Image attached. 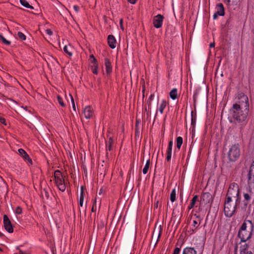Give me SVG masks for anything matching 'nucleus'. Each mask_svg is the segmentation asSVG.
I'll return each instance as SVG.
<instances>
[{
	"label": "nucleus",
	"instance_id": "obj_1",
	"mask_svg": "<svg viewBox=\"0 0 254 254\" xmlns=\"http://www.w3.org/2000/svg\"><path fill=\"white\" fill-rule=\"evenodd\" d=\"M238 102L233 105L231 109L232 115L234 121L231 122L241 123L244 121L248 115L249 111V104L248 97L244 93L238 95Z\"/></svg>",
	"mask_w": 254,
	"mask_h": 254
},
{
	"label": "nucleus",
	"instance_id": "obj_2",
	"mask_svg": "<svg viewBox=\"0 0 254 254\" xmlns=\"http://www.w3.org/2000/svg\"><path fill=\"white\" fill-rule=\"evenodd\" d=\"M254 231V224L251 220H245L242 225L238 233L241 242H246L251 238Z\"/></svg>",
	"mask_w": 254,
	"mask_h": 254
},
{
	"label": "nucleus",
	"instance_id": "obj_3",
	"mask_svg": "<svg viewBox=\"0 0 254 254\" xmlns=\"http://www.w3.org/2000/svg\"><path fill=\"white\" fill-rule=\"evenodd\" d=\"M226 199L233 200L234 202H236V204H240L241 198L237 184L234 183L230 184L226 194Z\"/></svg>",
	"mask_w": 254,
	"mask_h": 254
},
{
	"label": "nucleus",
	"instance_id": "obj_4",
	"mask_svg": "<svg viewBox=\"0 0 254 254\" xmlns=\"http://www.w3.org/2000/svg\"><path fill=\"white\" fill-rule=\"evenodd\" d=\"M239 205V204H236V202H234L233 200H229L226 199L224 208L226 216L228 217L232 216Z\"/></svg>",
	"mask_w": 254,
	"mask_h": 254
},
{
	"label": "nucleus",
	"instance_id": "obj_5",
	"mask_svg": "<svg viewBox=\"0 0 254 254\" xmlns=\"http://www.w3.org/2000/svg\"><path fill=\"white\" fill-rule=\"evenodd\" d=\"M240 155V150L238 144L233 145L228 152L229 160L232 162L235 161Z\"/></svg>",
	"mask_w": 254,
	"mask_h": 254
},
{
	"label": "nucleus",
	"instance_id": "obj_6",
	"mask_svg": "<svg viewBox=\"0 0 254 254\" xmlns=\"http://www.w3.org/2000/svg\"><path fill=\"white\" fill-rule=\"evenodd\" d=\"M3 225L4 229L9 233L13 232V226L9 219L6 215L3 216Z\"/></svg>",
	"mask_w": 254,
	"mask_h": 254
},
{
	"label": "nucleus",
	"instance_id": "obj_7",
	"mask_svg": "<svg viewBox=\"0 0 254 254\" xmlns=\"http://www.w3.org/2000/svg\"><path fill=\"white\" fill-rule=\"evenodd\" d=\"M164 17L161 14L155 16L153 19V24L155 27L159 28L162 26V21Z\"/></svg>",
	"mask_w": 254,
	"mask_h": 254
},
{
	"label": "nucleus",
	"instance_id": "obj_8",
	"mask_svg": "<svg viewBox=\"0 0 254 254\" xmlns=\"http://www.w3.org/2000/svg\"><path fill=\"white\" fill-rule=\"evenodd\" d=\"M83 114L86 119H90L92 117L93 111L90 106H87L84 109Z\"/></svg>",
	"mask_w": 254,
	"mask_h": 254
},
{
	"label": "nucleus",
	"instance_id": "obj_9",
	"mask_svg": "<svg viewBox=\"0 0 254 254\" xmlns=\"http://www.w3.org/2000/svg\"><path fill=\"white\" fill-rule=\"evenodd\" d=\"M212 199V195L209 192H204L201 196V200L204 203L206 204L209 203Z\"/></svg>",
	"mask_w": 254,
	"mask_h": 254
},
{
	"label": "nucleus",
	"instance_id": "obj_10",
	"mask_svg": "<svg viewBox=\"0 0 254 254\" xmlns=\"http://www.w3.org/2000/svg\"><path fill=\"white\" fill-rule=\"evenodd\" d=\"M57 173H59L60 175H62L60 171L57 170L55 172L54 177L55 180V184L58 186L59 185L62 184L64 183V180H62L60 178V177L57 176Z\"/></svg>",
	"mask_w": 254,
	"mask_h": 254
},
{
	"label": "nucleus",
	"instance_id": "obj_11",
	"mask_svg": "<svg viewBox=\"0 0 254 254\" xmlns=\"http://www.w3.org/2000/svg\"><path fill=\"white\" fill-rule=\"evenodd\" d=\"M108 44L109 46L112 49H114L116 47L115 44L116 43V40L114 37V36L112 35H110L108 37Z\"/></svg>",
	"mask_w": 254,
	"mask_h": 254
},
{
	"label": "nucleus",
	"instance_id": "obj_12",
	"mask_svg": "<svg viewBox=\"0 0 254 254\" xmlns=\"http://www.w3.org/2000/svg\"><path fill=\"white\" fill-rule=\"evenodd\" d=\"M105 66H106V72L108 74H110V73L112 72V66H111V63L109 60L108 59H105Z\"/></svg>",
	"mask_w": 254,
	"mask_h": 254
},
{
	"label": "nucleus",
	"instance_id": "obj_13",
	"mask_svg": "<svg viewBox=\"0 0 254 254\" xmlns=\"http://www.w3.org/2000/svg\"><path fill=\"white\" fill-rule=\"evenodd\" d=\"M218 11H217L219 15L223 16L224 15V8L222 3L217 4Z\"/></svg>",
	"mask_w": 254,
	"mask_h": 254
},
{
	"label": "nucleus",
	"instance_id": "obj_14",
	"mask_svg": "<svg viewBox=\"0 0 254 254\" xmlns=\"http://www.w3.org/2000/svg\"><path fill=\"white\" fill-rule=\"evenodd\" d=\"M183 254H196V251L192 248H186L184 250Z\"/></svg>",
	"mask_w": 254,
	"mask_h": 254
},
{
	"label": "nucleus",
	"instance_id": "obj_15",
	"mask_svg": "<svg viewBox=\"0 0 254 254\" xmlns=\"http://www.w3.org/2000/svg\"><path fill=\"white\" fill-rule=\"evenodd\" d=\"M170 96L173 100L176 99L177 98L178 95L177 89L174 88L170 92Z\"/></svg>",
	"mask_w": 254,
	"mask_h": 254
},
{
	"label": "nucleus",
	"instance_id": "obj_16",
	"mask_svg": "<svg viewBox=\"0 0 254 254\" xmlns=\"http://www.w3.org/2000/svg\"><path fill=\"white\" fill-rule=\"evenodd\" d=\"M19 154L25 160L26 159L29 158V155L23 149H19L18 150Z\"/></svg>",
	"mask_w": 254,
	"mask_h": 254
},
{
	"label": "nucleus",
	"instance_id": "obj_17",
	"mask_svg": "<svg viewBox=\"0 0 254 254\" xmlns=\"http://www.w3.org/2000/svg\"><path fill=\"white\" fill-rule=\"evenodd\" d=\"M20 3L23 5L24 6L29 8L30 9H33L34 7L32 5H30L28 2L26 1V0H20Z\"/></svg>",
	"mask_w": 254,
	"mask_h": 254
},
{
	"label": "nucleus",
	"instance_id": "obj_18",
	"mask_svg": "<svg viewBox=\"0 0 254 254\" xmlns=\"http://www.w3.org/2000/svg\"><path fill=\"white\" fill-rule=\"evenodd\" d=\"M95 243H94V242L91 243L90 247L88 250V254H93L94 249H95Z\"/></svg>",
	"mask_w": 254,
	"mask_h": 254
},
{
	"label": "nucleus",
	"instance_id": "obj_19",
	"mask_svg": "<svg viewBox=\"0 0 254 254\" xmlns=\"http://www.w3.org/2000/svg\"><path fill=\"white\" fill-rule=\"evenodd\" d=\"M160 228L159 229V231H155V230H154L153 233V235H152V237H153V238H155V239H159V238H160V236H161V231H160Z\"/></svg>",
	"mask_w": 254,
	"mask_h": 254
},
{
	"label": "nucleus",
	"instance_id": "obj_20",
	"mask_svg": "<svg viewBox=\"0 0 254 254\" xmlns=\"http://www.w3.org/2000/svg\"><path fill=\"white\" fill-rule=\"evenodd\" d=\"M249 183H254V172L249 171Z\"/></svg>",
	"mask_w": 254,
	"mask_h": 254
},
{
	"label": "nucleus",
	"instance_id": "obj_21",
	"mask_svg": "<svg viewBox=\"0 0 254 254\" xmlns=\"http://www.w3.org/2000/svg\"><path fill=\"white\" fill-rule=\"evenodd\" d=\"M166 106V102L165 101H162V103L161 104L159 110L161 114H162L163 112V110Z\"/></svg>",
	"mask_w": 254,
	"mask_h": 254
},
{
	"label": "nucleus",
	"instance_id": "obj_22",
	"mask_svg": "<svg viewBox=\"0 0 254 254\" xmlns=\"http://www.w3.org/2000/svg\"><path fill=\"white\" fill-rule=\"evenodd\" d=\"M183 143V138L182 137H178L177 138V147L178 149H180Z\"/></svg>",
	"mask_w": 254,
	"mask_h": 254
},
{
	"label": "nucleus",
	"instance_id": "obj_23",
	"mask_svg": "<svg viewBox=\"0 0 254 254\" xmlns=\"http://www.w3.org/2000/svg\"><path fill=\"white\" fill-rule=\"evenodd\" d=\"M105 176V171L103 170V169L100 168V170L98 174V178H100L101 179H103Z\"/></svg>",
	"mask_w": 254,
	"mask_h": 254
},
{
	"label": "nucleus",
	"instance_id": "obj_24",
	"mask_svg": "<svg viewBox=\"0 0 254 254\" xmlns=\"http://www.w3.org/2000/svg\"><path fill=\"white\" fill-rule=\"evenodd\" d=\"M10 23H11V26L12 28H13V29H15L16 30H18V28H19V24L17 23V22H15L13 21H10Z\"/></svg>",
	"mask_w": 254,
	"mask_h": 254
},
{
	"label": "nucleus",
	"instance_id": "obj_25",
	"mask_svg": "<svg viewBox=\"0 0 254 254\" xmlns=\"http://www.w3.org/2000/svg\"><path fill=\"white\" fill-rule=\"evenodd\" d=\"M176 199V191L175 189H174L170 195V200L172 202H174Z\"/></svg>",
	"mask_w": 254,
	"mask_h": 254
},
{
	"label": "nucleus",
	"instance_id": "obj_26",
	"mask_svg": "<svg viewBox=\"0 0 254 254\" xmlns=\"http://www.w3.org/2000/svg\"><path fill=\"white\" fill-rule=\"evenodd\" d=\"M197 198H198V197H197V195H195V196L193 197V198H192V200H191V204H190V205L189 207V208L190 209H191V208L193 207V206H194V204H195V203L196 201V200H197Z\"/></svg>",
	"mask_w": 254,
	"mask_h": 254
},
{
	"label": "nucleus",
	"instance_id": "obj_27",
	"mask_svg": "<svg viewBox=\"0 0 254 254\" xmlns=\"http://www.w3.org/2000/svg\"><path fill=\"white\" fill-rule=\"evenodd\" d=\"M0 39L2 41V42L6 45H10V42L6 40L1 34H0Z\"/></svg>",
	"mask_w": 254,
	"mask_h": 254
},
{
	"label": "nucleus",
	"instance_id": "obj_28",
	"mask_svg": "<svg viewBox=\"0 0 254 254\" xmlns=\"http://www.w3.org/2000/svg\"><path fill=\"white\" fill-rule=\"evenodd\" d=\"M93 73L97 74L98 73V64H94L92 67Z\"/></svg>",
	"mask_w": 254,
	"mask_h": 254
},
{
	"label": "nucleus",
	"instance_id": "obj_29",
	"mask_svg": "<svg viewBox=\"0 0 254 254\" xmlns=\"http://www.w3.org/2000/svg\"><path fill=\"white\" fill-rule=\"evenodd\" d=\"M57 187H58L59 189L62 191H64L65 190V185L64 183L60 185H59V186Z\"/></svg>",
	"mask_w": 254,
	"mask_h": 254
},
{
	"label": "nucleus",
	"instance_id": "obj_30",
	"mask_svg": "<svg viewBox=\"0 0 254 254\" xmlns=\"http://www.w3.org/2000/svg\"><path fill=\"white\" fill-rule=\"evenodd\" d=\"M57 99H58V102L59 103V104L62 106V107H64L65 106V104L64 103V102L63 101V100H62V97L58 95L57 96Z\"/></svg>",
	"mask_w": 254,
	"mask_h": 254
},
{
	"label": "nucleus",
	"instance_id": "obj_31",
	"mask_svg": "<svg viewBox=\"0 0 254 254\" xmlns=\"http://www.w3.org/2000/svg\"><path fill=\"white\" fill-rule=\"evenodd\" d=\"M17 35L21 40H25L26 39V36L21 32H18Z\"/></svg>",
	"mask_w": 254,
	"mask_h": 254
},
{
	"label": "nucleus",
	"instance_id": "obj_32",
	"mask_svg": "<svg viewBox=\"0 0 254 254\" xmlns=\"http://www.w3.org/2000/svg\"><path fill=\"white\" fill-rule=\"evenodd\" d=\"M69 96L71 98V103H72V108L73 109V110L74 111H76V107H75V103H74V99H73V97L72 96V95L69 94Z\"/></svg>",
	"mask_w": 254,
	"mask_h": 254
},
{
	"label": "nucleus",
	"instance_id": "obj_33",
	"mask_svg": "<svg viewBox=\"0 0 254 254\" xmlns=\"http://www.w3.org/2000/svg\"><path fill=\"white\" fill-rule=\"evenodd\" d=\"M113 143V139L112 137H110L109 140V146H108V148H109V150H111L112 149V145Z\"/></svg>",
	"mask_w": 254,
	"mask_h": 254
},
{
	"label": "nucleus",
	"instance_id": "obj_34",
	"mask_svg": "<svg viewBox=\"0 0 254 254\" xmlns=\"http://www.w3.org/2000/svg\"><path fill=\"white\" fill-rule=\"evenodd\" d=\"M84 199V195H83V192L80 193V200H79V204L81 206L83 205V202Z\"/></svg>",
	"mask_w": 254,
	"mask_h": 254
},
{
	"label": "nucleus",
	"instance_id": "obj_35",
	"mask_svg": "<svg viewBox=\"0 0 254 254\" xmlns=\"http://www.w3.org/2000/svg\"><path fill=\"white\" fill-rule=\"evenodd\" d=\"M192 112H191V125L194 126L195 124V122H196V119H195V117H194L193 116V115H192Z\"/></svg>",
	"mask_w": 254,
	"mask_h": 254
},
{
	"label": "nucleus",
	"instance_id": "obj_36",
	"mask_svg": "<svg viewBox=\"0 0 254 254\" xmlns=\"http://www.w3.org/2000/svg\"><path fill=\"white\" fill-rule=\"evenodd\" d=\"M140 122V120L139 119H137L136 121V125H135V127H136V130H135V133H136V135L137 134V133H138V124Z\"/></svg>",
	"mask_w": 254,
	"mask_h": 254
},
{
	"label": "nucleus",
	"instance_id": "obj_37",
	"mask_svg": "<svg viewBox=\"0 0 254 254\" xmlns=\"http://www.w3.org/2000/svg\"><path fill=\"white\" fill-rule=\"evenodd\" d=\"M64 52L66 53L68 55H69V56H71L72 55V53L69 52L68 50H67V46H65L64 47Z\"/></svg>",
	"mask_w": 254,
	"mask_h": 254
},
{
	"label": "nucleus",
	"instance_id": "obj_38",
	"mask_svg": "<svg viewBox=\"0 0 254 254\" xmlns=\"http://www.w3.org/2000/svg\"><path fill=\"white\" fill-rule=\"evenodd\" d=\"M241 254H253L251 252H247L246 249L241 251Z\"/></svg>",
	"mask_w": 254,
	"mask_h": 254
},
{
	"label": "nucleus",
	"instance_id": "obj_39",
	"mask_svg": "<svg viewBox=\"0 0 254 254\" xmlns=\"http://www.w3.org/2000/svg\"><path fill=\"white\" fill-rule=\"evenodd\" d=\"M22 208L18 206L15 210V213L16 214H21L22 213Z\"/></svg>",
	"mask_w": 254,
	"mask_h": 254
},
{
	"label": "nucleus",
	"instance_id": "obj_40",
	"mask_svg": "<svg viewBox=\"0 0 254 254\" xmlns=\"http://www.w3.org/2000/svg\"><path fill=\"white\" fill-rule=\"evenodd\" d=\"M244 198H245V200L249 201L250 200L251 197L248 193H245L244 194Z\"/></svg>",
	"mask_w": 254,
	"mask_h": 254
},
{
	"label": "nucleus",
	"instance_id": "obj_41",
	"mask_svg": "<svg viewBox=\"0 0 254 254\" xmlns=\"http://www.w3.org/2000/svg\"><path fill=\"white\" fill-rule=\"evenodd\" d=\"M158 241V239H155V238H153V237L152 238V241H151V243L152 244H154V246L156 245L157 242Z\"/></svg>",
	"mask_w": 254,
	"mask_h": 254
},
{
	"label": "nucleus",
	"instance_id": "obj_42",
	"mask_svg": "<svg viewBox=\"0 0 254 254\" xmlns=\"http://www.w3.org/2000/svg\"><path fill=\"white\" fill-rule=\"evenodd\" d=\"M180 252V249L179 248H176L174 251L173 254H179Z\"/></svg>",
	"mask_w": 254,
	"mask_h": 254
},
{
	"label": "nucleus",
	"instance_id": "obj_43",
	"mask_svg": "<svg viewBox=\"0 0 254 254\" xmlns=\"http://www.w3.org/2000/svg\"><path fill=\"white\" fill-rule=\"evenodd\" d=\"M149 167L147 166H145L144 168L143 169V173L145 174L147 173Z\"/></svg>",
	"mask_w": 254,
	"mask_h": 254
},
{
	"label": "nucleus",
	"instance_id": "obj_44",
	"mask_svg": "<svg viewBox=\"0 0 254 254\" xmlns=\"http://www.w3.org/2000/svg\"><path fill=\"white\" fill-rule=\"evenodd\" d=\"M123 19H121L120 20V25L121 28L123 31L124 30V28L123 25Z\"/></svg>",
	"mask_w": 254,
	"mask_h": 254
},
{
	"label": "nucleus",
	"instance_id": "obj_45",
	"mask_svg": "<svg viewBox=\"0 0 254 254\" xmlns=\"http://www.w3.org/2000/svg\"><path fill=\"white\" fill-rule=\"evenodd\" d=\"M197 224H198V222H197V220H193V225L194 227H196V228L197 227V226H198Z\"/></svg>",
	"mask_w": 254,
	"mask_h": 254
},
{
	"label": "nucleus",
	"instance_id": "obj_46",
	"mask_svg": "<svg viewBox=\"0 0 254 254\" xmlns=\"http://www.w3.org/2000/svg\"><path fill=\"white\" fill-rule=\"evenodd\" d=\"M250 171L254 172V161L250 167Z\"/></svg>",
	"mask_w": 254,
	"mask_h": 254
},
{
	"label": "nucleus",
	"instance_id": "obj_47",
	"mask_svg": "<svg viewBox=\"0 0 254 254\" xmlns=\"http://www.w3.org/2000/svg\"><path fill=\"white\" fill-rule=\"evenodd\" d=\"M0 122L6 125L5 119L4 118H1V117H0Z\"/></svg>",
	"mask_w": 254,
	"mask_h": 254
},
{
	"label": "nucleus",
	"instance_id": "obj_48",
	"mask_svg": "<svg viewBox=\"0 0 254 254\" xmlns=\"http://www.w3.org/2000/svg\"><path fill=\"white\" fill-rule=\"evenodd\" d=\"M46 32H47V34H49V35H52L53 34V32L50 29H47L46 30Z\"/></svg>",
	"mask_w": 254,
	"mask_h": 254
},
{
	"label": "nucleus",
	"instance_id": "obj_49",
	"mask_svg": "<svg viewBox=\"0 0 254 254\" xmlns=\"http://www.w3.org/2000/svg\"><path fill=\"white\" fill-rule=\"evenodd\" d=\"M243 108H242L241 107H240V110L239 112V114H238V116H241V114H242V113H243L244 112V109L243 110H242Z\"/></svg>",
	"mask_w": 254,
	"mask_h": 254
},
{
	"label": "nucleus",
	"instance_id": "obj_50",
	"mask_svg": "<svg viewBox=\"0 0 254 254\" xmlns=\"http://www.w3.org/2000/svg\"><path fill=\"white\" fill-rule=\"evenodd\" d=\"M171 158V153H167V161H170Z\"/></svg>",
	"mask_w": 254,
	"mask_h": 254
},
{
	"label": "nucleus",
	"instance_id": "obj_51",
	"mask_svg": "<svg viewBox=\"0 0 254 254\" xmlns=\"http://www.w3.org/2000/svg\"><path fill=\"white\" fill-rule=\"evenodd\" d=\"M44 191L45 194L46 196L47 197V198H49V193H48L47 190L45 189H44Z\"/></svg>",
	"mask_w": 254,
	"mask_h": 254
},
{
	"label": "nucleus",
	"instance_id": "obj_52",
	"mask_svg": "<svg viewBox=\"0 0 254 254\" xmlns=\"http://www.w3.org/2000/svg\"><path fill=\"white\" fill-rule=\"evenodd\" d=\"M136 0H127V1L131 4H135L136 2Z\"/></svg>",
	"mask_w": 254,
	"mask_h": 254
},
{
	"label": "nucleus",
	"instance_id": "obj_53",
	"mask_svg": "<svg viewBox=\"0 0 254 254\" xmlns=\"http://www.w3.org/2000/svg\"><path fill=\"white\" fill-rule=\"evenodd\" d=\"M172 147H168L167 153H172Z\"/></svg>",
	"mask_w": 254,
	"mask_h": 254
},
{
	"label": "nucleus",
	"instance_id": "obj_54",
	"mask_svg": "<svg viewBox=\"0 0 254 254\" xmlns=\"http://www.w3.org/2000/svg\"><path fill=\"white\" fill-rule=\"evenodd\" d=\"M218 15L219 14L217 13V12L216 13H215L213 15V19H216L217 18Z\"/></svg>",
	"mask_w": 254,
	"mask_h": 254
},
{
	"label": "nucleus",
	"instance_id": "obj_55",
	"mask_svg": "<svg viewBox=\"0 0 254 254\" xmlns=\"http://www.w3.org/2000/svg\"><path fill=\"white\" fill-rule=\"evenodd\" d=\"M92 63L94 64H97V61L95 58H94V59H93Z\"/></svg>",
	"mask_w": 254,
	"mask_h": 254
},
{
	"label": "nucleus",
	"instance_id": "obj_56",
	"mask_svg": "<svg viewBox=\"0 0 254 254\" xmlns=\"http://www.w3.org/2000/svg\"><path fill=\"white\" fill-rule=\"evenodd\" d=\"M172 146H173V141H170L169 143L168 147H172Z\"/></svg>",
	"mask_w": 254,
	"mask_h": 254
},
{
	"label": "nucleus",
	"instance_id": "obj_57",
	"mask_svg": "<svg viewBox=\"0 0 254 254\" xmlns=\"http://www.w3.org/2000/svg\"><path fill=\"white\" fill-rule=\"evenodd\" d=\"M25 160H28V161L31 164H32V160L30 158V157H29V158H27V159H26Z\"/></svg>",
	"mask_w": 254,
	"mask_h": 254
},
{
	"label": "nucleus",
	"instance_id": "obj_58",
	"mask_svg": "<svg viewBox=\"0 0 254 254\" xmlns=\"http://www.w3.org/2000/svg\"><path fill=\"white\" fill-rule=\"evenodd\" d=\"M73 8L74 9V10L76 11H78V7L76 5H74L73 6Z\"/></svg>",
	"mask_w": 254,
	"mask_h": 254
},
{
	"label": "nucleus",
	"instance_id": "obj_59",
	"mask_svg": "<svg viewBox=\"0 0 254 254\" xmlns=\"http://www.w3.org/2000/svg\"><path fill=\"white\" fill-rule=\"evenodd\" d=\"M149 165H150V160H148L147 161L145 166H147L149 167Z\"/></svg>",
	"mask_w": 254,
	"mask_h": 254
},
{
	"label": "nucleus",
	"instance_id": "obj_60",
	"mask_svg": "<svg viewBox=\"0 0 254 254\" xmlns=\"http://www.w3.org/2000/svg\"><path fill=\"white\" fill-rule=\"evenodd\" d=\"M83 192V195H84V187L82 186L81 187V193Z\"/></svg>",
	"mask_w": 254,
	"mask_h": 254
},
{
	"label": "nucleus",
	"instance_id": "obj_61",
	"mask_svg": "<svg viewBox=\"0 0 254 254\" xmlns=\"http://www.w3.org/2000/svg\"><path fill=\"white\" fill-rule=\"evenodd\" d=\"M215 46V43L213 42V43H211L210 44V47L211 48H213Z\"/></svg>",
	"mask_w": 254,
	"mask_h": 254
},
{
	"label": "nucleus",
	"instance_id": "obj_62",
	"mask_svg": "<svg viewBox=\"0 0 254 254\" xmlns=\"http://www.w3.org/2000/svg\"><path fill=\"white\" fill-rule=\"evenodd\" d=\"M103 192V189H101L99 190V195H101Z\"/></svg>",
	"mask_w": 254,
	"mask_h": 254
},
{
	"label": "nucleus",
	"instance_id": "obj_63",
	"mask_svg": "<svg viewBox=\"0 0 254 254\" xmlns=\"http://www.w3.org/2000/svg\"><path fill=\"white\" fill-rule=\"evenodd\" d=\"M196 93H195V94L194 95V96H193V100H194V104L195 103V101H196Z\"/></svg>",
	"mask_w": 254,
	"mask_h": 254
},
{
	"label": "nucleus",
	"instance_id": "obj_64",
	"mask_svg": "<svg viewBox=\"0 0 254 254\" xmlns=\"http://www.w3.org/2000/svg\"><path fill=\"white\" fill-rule=\"evenodd\" d=\"M90 58L93 59H94V58H95L93 55H90Z\"/></svg>",
	"mask_w": 254,
	"mask_h": 254
}]
</instances>
